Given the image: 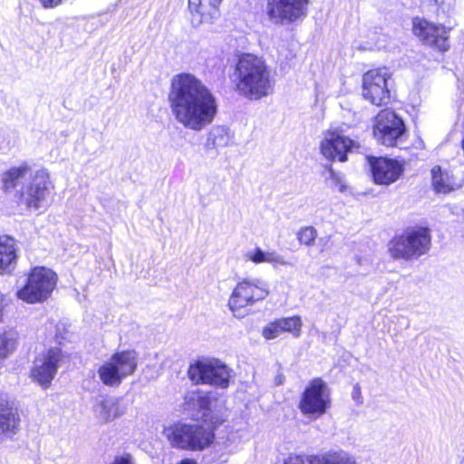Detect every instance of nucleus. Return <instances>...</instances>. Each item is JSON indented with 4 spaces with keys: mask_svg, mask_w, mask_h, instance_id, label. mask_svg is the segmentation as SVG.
I'll return each instance as SVG.
<instances>
[{
    "mask_svg": "<svg viewBox=\"0 0 464 464\" xmlns=\"http://www.w3.org/2000/svg\"><path fill=\"white\" fill-rule=\"evenodd\" d=\"M168 101L175 120L184 128L200 131L218 113V102L209 88L191 73L172 77Z\"/></svg>",
    "mask_w": 464,
    "mask_h": 464,
    "instance_id": "f257e3e1",
    "label": "nucleus"
},
{
    "mask_svg": "<svg viewBox=\"0 0 464 464\" xmlns=\"http://www.w3.org/2000/svg\"><path fill=\"white\" fill-rule=\"evenodd\" d=\"M236 87L240 95L249 100H260L273 92L274 81L266 62L254 54L238 58L236 66Z\"/></svg>",
    "mask_w": 464,
    "mask_h": 464,
    "instance_id": "f03ea898",
    "label": "nucleus"
},
{
    "mask_svg": "<svg viewBox=\"0 0 464 464\" xmlns=\"http://www.w3.org/2000/svg\"><path fill=\"white\" fill-rule=\"evenodd\" d=\"M169 444L183 450H203L214 440V431L199 424L176 423L163 431Z\"/></svg>",
    "mask_w": 464,
    "mask_h": 464,
    "instance_id": "7ed1b4c3",
    "label": "nucleus"
},
{
    "mask_svg": "<svg viewBox=\"0 0 464 464\" xmlns=\"http://www.w3.org/2000/svg\"><path fill=\"white\" fill-rule=\"evenodd\" d=\"M431 246V236L427 227L406 229L394 237L389 244V252L395 259L414 260L428 253Z\"/></svg>",
    "mask_w": 464,
    "mask_h": 464,
    "instance_id": "20e7f679",
    "label": "nucleus"
},
{
    "mask_svg": "<svg viewBox=\"0 0 464 464\" xmlns=\"http://www.w3.org/2000/svg\"><path fill=\"white\" fill-rule=\"evenodd\" d=\"M57 283V276L52 270L44 266H36L28 275L27 282L17 292L19 299L36 304L47 300Z\"/></svg>",
    "mask_w": 464,
    "mask_h": 464,
    "instance_id": "39448f33",
    "label": "nucleus"
},
{
    "mask_svg": "<svg viewBox=\"0 0 464 464\" xmlns=\"http://www.w3.org/2000/svg\"><path fill=\"white\" fill-rule=\"evenodd\" d=\"M137 365V353L134 351L119 352L99 367L98 376L105 386L118 387L124 379L135 372Z\"/></svg>",
    "mask_w": 464,
    "mask_h": 464,
    "instance_id": "423d86ee",
    "label": "nucleus"
},
{
    "mask_svg": "<svg viewBox=\"0 0 464 464\" xmlns=\"http://www.w3.org/2000/svg\"><path fill=\"white\" fill-rule=\"evenodd\" d=\"M331 406L328 386L321 378H314L302 393L298 408L303 415L317 419Z\"/></svg>",
    "mask_w": 464,
    "mask_h": 464,
    "instance_id": "0eeeda50",
    "label": "nucleus"
},
{
    "mask_svg": "<svg viewBox=\"0 0 464 464\" xmlns=\"http://www.w3.org/2000/svg\"><path fill=\"white\" fill-rule=\"evenodd\" d=\"M269 295L268 284L256 277L246 278L240 281L234 288L228 306L236 316L242 308L252 306L259 301L265 300Z\"/></svg>",
    "mask_w": 464,
    "mask_h": 464,
    "instance_id": "6e6552de",
    "label": "nucleus"
},
{
    "mask_svg": "<svg viewBox=\"0 0 464 464\" xmlns=\"http://www.w3.org/2000/svg\"><path fill=\"white\" fill-rule=\"evenodd\" d=\"M188 374L196 384H210L219 388H227L229 384V369L219 360L197 361L190 364Z\"/></svg>",
    "mask_w": 464,
    "mask_h": 464,
    "instance_id": "1a4fd4ad",
    "label": "nucleus"
},
{
    "mask_svg": "<svg viewBox=\"0 0 464 464\" xmlns=\"http://www.w3.org/2000/svg\"><path fill=\"white\" fill-rule=\"evenodd\" d=\"M25 186H22L17 191L21 194V199L28 208L35 209L48 207L49 198L52 194L53 185L46 169H38L31 177Z\"/></svg>",
    "mask_w": 464,
    "mask_h": 464,
    "instance_id": "9d476101",
    "label": "nucleus"
},
{
    "mask_svg": "<svg viewBox=\"0 0 464 464\" xmlns=\"http://www.w3.org/2000/svg\"><path fill=\"white\" fill-rule=\"evenodd\" d=\"M405 131L403 121L393 111L382 110L375 117L373 135L384 146H398Z\"/></svg>",
    "mask_w": 464,
    "mask_h": 464,
    "instance_id": "9b49d317",
    "label": "nucleus"
},
{
    "mask_svg": "<svg viewBox=\"0 0 464 464\" xmlns=\"http://www.w3.org/2000/svg\"><path fill=\"white\" fill-rule=\"evenodd\" d=\"M391 73L387 68L372 69L362 76V96L376 106L385 105L390 102L391 92L388 80Z\"/></svg>",
    "mask_w": 464,
    "mask_h": 464,
    "instance_id": "f8f14e48",
    "label": "nucleus"
},
{
    "mask_svg": "<svg viewBox=\"0 0 464 464\" xmlns=\"http://www.w3.org/2000/svg\"><path fill=\"white\" fill-rule=\"evenodd\" d=\"M309 0H267L268 18L276 24H289L306 16Z\"/></svg>",
    "mask_w": 464,
    "mask_h": 464,
    "instance_id": "ddd939ff",
    "label": "nucleus"
},
{
    "mask_svg": "<svg viewBox=\"0 0 464 464\" xmlns=\"http://www.w3.org/2000/svg\"><path fill=\"white\" fill-rule=\"evenodd\" d=\"M63 357L61 349H49L41 357L35 359L31 373L33 379L41 386L47 388L55 377Z\"/></svg>",
    "mask_w": 464,
    "mask_h": 464,
    "instance_id": "4468645a",
    "label": "nucleus"
},
{
    "mask_svg": "<svg viewBox=\"0 0 464 464\" xmlns=\"http://www.w3.org/2000/svg\"><path fill=\"white\" fill-rule=\"evenodd\" d=\"M412 31L426 44L435 46L441 52L449 49V30L445 26L415 18L412 23Z\"/></svg>",
    "mask_w": 464,
    "mask_h": 464,
    "instance_id": "2eb2a0df",
    "label": "nucleus"
},
{
    "mask_svg": "<svg viewBox=\"0 0 464 464\" xmlns=\"http://www.w3.org/2000/svg\"><path fill=\"white\" fill-rule=\"evenodd\" d=\"M368 161L376 184L390 185L395 182L403 172L402 165L395 160L369 157Z\"/></svg>",
    "mask_w": 464,
    "mask_h": 464,
    "instance_id": "dca6fc26",
    "label": "nucleus"
},
{
    "mask_svg": "<svg viewBox=\"0 0 464 464\" xmlns=\"http://www.w3.org/2000/svg\"><path fill=\"white\" fill-rule=\"evenodd\" d=\"M353 146L354 142L349 138L330 132L321 142V153L331 161L337 160L343 162L347 160L346 153L352 151Z\"/></svg>",
    "mask_w": 464,
    "mask_h": 464,
    "instance_id": "f3484780",
    "label": "nucleus"
},
{
    "mask_svg": "<svg viewBox=\"0 0 464 464\" xmlns=\"http://www.w3.org/2000/svg\"><path fill=\"white\" fill-rule=\"evenodd\" d=\"M222 0H188L191 22L195 26L210 24L219 15Z\"/></svg>",
    "mask_w": 464,
    "mask_h": 464,
    "instance_id": "a211bd4d",
    "label": "nucleus"
},
{
    "mask_svg": "<svg viewBox=\"0 0 464 464\" xmlns=\"http://www.w3.org/2000/svg\"><path fill=\"white\" fill-rule=\"evenodd\" d=\"M127 405L121 398L110 397L97 402L94 407L96 416L105 422L113 420L125 413Z\"/></svg>",
    "mask_w": 464,
    "mask_h": 464,
    "instance_id": "6ab92c4d",
    "label": "nucleus"
},
{
    "mask_svg": "<svg viewBox=\"0 0 464 464\" xmlns=\"http://www.w3.org/2000/svg\"><path fill=\"white\" fill-rule=\"evenodd\" d=\"M432 187L436 193L447 194L461 187V183L457 181L454 176L440 166H435L431 169Z\"/></svg>",
    "mask_w": 464,
    "mask_h": 464,
    "instance_id": "aec40b11",
    "label": "nucleus"
},
{
    "mask_svg": "<svg viewBox=\"0 0 464 464\" xmlns=\"http://www.w3.org/2000/svg\"><path fill=\"white\" fill-rule=\"evenodd\" d=\"M17 255L14 240L0 237V274L11 273L16 266Z\"/></svg>",
    "mask_w": 464,
    "mask_h": 464,
    "instance_id": "412c9836",
    "label": "nucleus"
},
{
    "mask_svg": "<svg viewBox=\"0 0 464 464\" xmlns=\"http://www.w3.org/2000/svg\"><path fill=\"white\" fill-rule=\"evenodd\" d=\"M19 415L8 401H0V434L13 435L18 430Z\"/></svg>",
    "mask_w": 464,
    "mask_h": 464,
    "instance_id": "4be33fe9",
    "label": "nucleus"
},
{
    "mask_svg": "<svg viewBox=\"0 0 464 464\" xmlns=\"http://www.w3.org/2000/svg\"><path fill=\"white\" fill-rule=\"evenodd\" d=\"M31 168L27 163H24L18 167L11 168L3 175V184L5 190L17 189L21 185L25 186L24 183L31 177Z\"/></svg>",
    "mask_w": 464,
    "mask_h": 464,
    "instance_id": "5701e85b",
    "label": "nucleus"
},
{
    "mask_svg": "<svg viewBox=\"0 0 464 464\" xmlns=\"http://www.w3.org/2000/svg\"><path fill=\"white\" fill-rule=\"evenodd\" d=\"M233 136L230 131L223 126H214L208 132L206 146L208 149H217L229 146L232 143Z\"/></svg>",
    "mask_w": 464,
    "mask_h": 464,
    "instance_id": "b1692460",
    "label": "nucleus"
},
{
    "mask_svg": "<svg viewBox=\"0 0 464 464\" xmlns=\"http://www.w3.org/2000/svg\"><path fill=\"white\" fill-rule=\"evenodd\" d=\"M314 458L315 464H357L356 458L343 450L328 451Z\"/></svg>",
    "mask_w": 464,
    "mask_h": 464,
    "instance_id": "393cba45",
    "label": "nucleus"
},
{
    "mask_svg": "<svg viewBox=\"0 0 464 464\" xmlns=\"http://www.w3.org/2000/svg\"><path fill=\"white\" fill-rule=\"evenodd\" d=\"M186 401L188 404H191V406L195 409L198 410H208L210 406V399L207 395L191 392L186 397Z\"/></svg>",
    "mask_w": 464,
    "mask_h": 464,
    "instance_id": "a878e982",
    "label": "nucleus"
},
{
    "mask_svg": "<svg viewBox=\"0 0 464 464\" xmlns=\"http://www.w3.org/2000/svg\"><path fill=\"white\" fill-rule=\"evenodd\" d=\"M16 346V340L14 334L0 335V359L6 357Z\"/></svg>",
    "mask_w": 464,
    "mask_h": 464,
    "instance_id": "bb28decb",
    "label": "nucleus"
},
{
    "mask_svg": "<svg viewBox=\"0 0 464 464\" xmlns=\"http://www.w3.org/2000/svg\"><path fill=\"white\" fill-rule=\"evenodd\" d=\"M278 320L282 325V330L284 333L288 332L292 333L295 336L299 335L302 326V321L300 317L293 316L288 318H281Z\"/></svg>",
    "mask_w": 464,
    "mask_h": 464,
    "instance_id": "cd10ccee",
    "label": "nucleus"
},
{
    "mask_svg": "<svg viewBox=\"0 0 464 464\" xmlns=\"http://www.w3.org/2000/svg\"><path fill=\"white\" fill-rule=\"evenodd\" d=\"M317 232L313 227H305L298 232L297 239L300 244L311 246L314 244Z\"/></svg>",
    "mask_w": 464,
    "mask_h": 464,
    "instance_id": "c85d7f7f",
    "label": "nucleus"
},
{
    "mask_svg": "<svg viewBox=\"0 0 464 464\" xmlns=\"http://www.w3.org/2000/svg\"><path fill=\"white\" fill-rule=\"evenodd\" d=\"M284 332L282 330V325L279 322V320H276L275 322H272L268 324L264 329H263V336L267 339H275L278 337L280 334H282Z\"/></svg>",
    "mask_w": 464,
    "mask_h": 464,
    "instance_id": "c756f323",
    "label": "nucleus"
},
{
    "mask_svg": "<svg viewBox=\"0 0 464 464\" xmlns=\"http://www.w3.org/2000/svg\"><path fill=\"white\" fill-rule=\"evenodd\" d=\"M284 464H315L314 456L290 455Z\"/></svg>",
    "mask_w": 464,
    "mask_h": 464,
    "instance_id": "7c9ffc66",
    "label": "nucleus"
},
{
    "mask_svg": "<svg viewBox=\"0 0 464 464\" xmlns=\"http://www.w3.org/2000/svg\"><path fill=\"white\" fill-rule=\"evenodd\" d=\"M266 263H269L271 265H273L274 266H289L291 265L288 261H286L283 256L279 255L278 253H276V251H269V252H266Z\"/></svg>",
    "mask_w": 464,
    "mask_h": 464,
    "instance_id": "2f4dec72",
    "label": "nucleus"
},
{
    "mask_svg": "<svg viewBox=\"0 0 464 464\" xmlns=\"http://www.w3.org/2000/svg\"><path fill=\"white\" fill-rule=\"evenodd\" d=\"M266 252L263 251L260 247L255 248L254 251L246 254L247 259L251 260L256 264L266 263Z\"/></svg>",
    "mask_w": 464,
    "mask_h": 464,
    "instance_id": "473e14b6",
    "label": "nucleus"
},
{
    "mask_svg": "<svg viewBox=\"0 0 464 464\" xmlns=\"http://www.w3.org/2000/svg\"><path fill=\"white\" fill-rule=\"evenodd\" d=\"M329 179L332 180L333 185L338 188L340 192L345 191L346 186L342 176L336 173L331 167L329 168Z\"/></svg>",
    "mask_w": 464,
    "mask_h": 464,
    "instance_id": "72a5a7b5",
    "label": "nucleus"
},
{
    "mask_svg": "<svg viewBox=\"0 0 464 464\" xmlns=\"http://www.w3.org/2000/svg\"><path fill=\"white\" fill-rule=\"evenodd\" d=\"M110 464H135V461L130 454L123 453L115 456Z\"/></svg>",
    "mask_w": 464,
    "mask_h": 464,
    "instance_id": "f704fd0d",
    "label": "nucleus"
},
{
    "mask_svg": "<svg viewBox=\"0 0 464 464\" xmlns=\"http://www.w3.org/2000/svg\"><path fill=\"white\" fill-rule=\"evenodd\" d=\"M44 7H53L58 5L62 0H39Z\"/></svg>",
    "mask_w": 464,
    "mask_h": 464,
    "instance_id": "c9c22d12",
    "label": "nucleus"
},
{
    "mask_svg": "<svg viewBox=\"0 0 464 464\" xmlns=\"http://www.w3.org/2000/svg\"><path fill=\"white\" fill-rule=\"evenodd\" d=\"M285 375L281 371L277 372V374L275 378V384L276 385H282L285 382Z\"/></svg>",
    "mask_w": 464,
    "mask_h": 464,
    "instance_id": "e433bc0d",
    "label": "nucleus"
},
{
    "mask_svg": "<svg viewBox=\"0 0 464 464\" xmlns=\"http://www.w3.org/2000/svg\"><path fill=\"white\" fill-rule=\"evenodd\" d=\"M360 388L358 385H355L354 388H353V398L355 400L357 399V397L359 398L360 397Z\"/></svg>",
    "mask_w": 464,
    "mask_h": 464,
    "instance_id": "4c0bfd02",
    "label": "nucleus"
},
{
    "mask_svg": "<svg viewBox=\"0 0 464 464\" xmlns=\"http://www.w3.org/2000/svg\"><path fill=\"white\" fill-rule=\"evenodd\" d=\"M460 464H464V457L462 458Z\"/></svg>",
    "mask_w": 464,
    "mask_h": 464,
    "instance_id": "58836bf2",
    "label": "nucleus"
}]
</instances>
